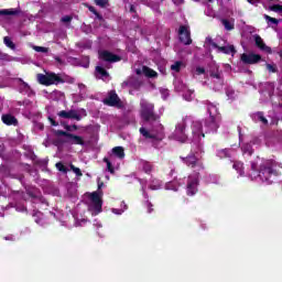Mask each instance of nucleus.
I'll return each mask as SVG.
<instances>
[{
    "instance_id": "obj_9",
    "label": "nucleus",
    "mask_w": 282,
    "mask_h": 282,
    "mask_svg": "<svg viewBox=\"0 0 282 282\" xmlns=\"http://www.w3.org/2000/svg\"><path fill=\"white\" fill-rule=\"evenodd\" d=\"M104 105H107L108 107H117V109H122V107H124V104H122V100H120L116 90L109 93L108 98L104 99Z\"/></svg>"
},
{
    "instance_id": "obj_5",
    "label": "nucleus",
    "mask_w": 282,
    "mask_h": 282,
    "mask_svg": "<svg viewBox=\"0 0 282 282\" xmlns=\"http://www.w3.org/2000/svg\"><path fill=\"white\" fill-rule=\"evenodd\" d=\"M55 135L67 138L66 142L68 144H78L79 147H85V139L72 132H67L65 130H57L55 131Z\"/></svg>"
},
{
    "instance_id": "obj_17",
    "label": "nucleus",
    "mask_w": 282,
    "mask_h": 282,
    "mask_svg": "<svg viewBox=\"0 0 282 282\" xmlns=\"http://www.w3.org/2000/svg\"><path fill=\"white\" fill-rule=\"evenodd\" d=\"M21 9H2L0 10V17H19Z\"/></svg>"
},
{
    "instance_id": "obj_10",
    "label": "nucleus",
    "mask_w": 282,
    "mask_h": 282,
    "mask_svg": "<svg viewBox=\"0 0 282 282\" xmlns=\"http://www.w3.org/2000/svg\"><path fill=\"white\" fill-rule=\"evenodd\" d=\"M240 61L243 65H257L261 63L262 57L257 53H242L240 55Z\"/></svg>"
},
{
    "instance_id": "obj_1",
    "label": "nucleus",
    "mask_w": 282,
    "mask_h": 282,
    "mask_svg": "<svg viewBox=\"0 0 282 282\" xmlns=\"http://www.w3.org/2000/svg\"><path fill=\"white\" fill-rule=\"evenodd\" d=\"M282 164L276 162L275 160H267L263 163L260 164L258 170V180L265 184L267 186H270L274 184V181L278 177H281Z\"/></svg>"
},
{
    "instance_id": "obj_46",
    "label": "nucleus",
    "mask_w": 282,
    "mask_h": 282,
    "mask_svg": "<svg viewBox=\"0 0 282 282\" xmlns=\"http://www.w3.org/2000/svg\"><path fill=\"white\" fill-rule=\"evenodd\" d=\"M251 6H257V3H259V0H247ZM270 2H273L274 0H267Z\"/></svg>"
},
{
    "instance_id": "obj_47",
    "label": "nucleus",
    "mask_w": 282,
    "mask_h": 282,
    "mask_svg": "<svg viewBox=\"0 0 282 282\" xmlns=\"http://www.w3.org/2000/svg\"><path fill=\"white\" fill-rule=\"evenodd\" d=\"M88 10H89V12H91V13L95 14V15L98 13V11L96 10V8L93 7V6H88Z\"/></svg>"
},
{
    "instance_id": "obj_18",
    "label": "nucleus",
    "mask_w": 282,
    "mask_h": 282,
    "mask_svg": "<svg viewBox=\"0 0 282 282\" xmlns=\"http://www.w3.org/2000/svg\"><path fill=\"white\" fill-rule=\"evenodd\" d=\"M139 133L145 138V140H158V134H153L151 132H149V130H147V128L141 127L139 129Z\"/></svg>"
},
{
    "instance_id": "obj_16",
    "label": "nucleus",
    "mask_w": 282,
    "mask_h": 282,
    "mask_svg": "<svg viewBox=\"0 0 282 282\" xmlns=\"http://www.w3.org/2000/svg\"><path fill=\"white\" fill-rule=\"evenodd\" d=\"M1 120L8 127H17L19 124V120L12 115H2Z\"/></svg>"
},
{
    "instance_id": "obj_21",
    "label": "nucleus",
    "mask_w": 282,
    "mask_h": 282,
    "mask_svg": "<svg viewBox=\"0 0 282 282\" xmlns=\"http://www.w3.org/2000/svg\"><path fill=\"white\" fill-rule=\"evenodd\" d=\"M112 155H115V158H118L119 160H124V148L122 147H115L111 150Z\"/></svg>"
},
{
    "instance_id": "obj_51",
    "label": "nucleus",
    "mask_w": 282,
    "mask_h": 282,
    "mask_svg": "<svg viewBox=\"0 0 282 282\" xmlns=\"http://www.w3.org/2000/svg\"><path fill=\"white\" fill-rule=\"evenodd\" d=\"M251 171L257 172V163L251 162Z\"/></svg>"
},
{
    "instance_id": "obj_2",
    "label": "nucleus",
    "mask_w": 282,
    "mask_h": 282,
    "mask_svg": "<svg viewBox=\"0 0 282 282\" xmlns=\"http://www.w3.org/2000/svg\"><path fill=\"white\" fill-rule=\"evenodd\" d=\"M207 107V112L209 113V118L205 120V127L207 131L210 133H217V129H219V109L217 106L209 100L205 101Z\"/></svg>"
},
{
    "instance_id": "obj_31",
    "label": "nucleus",
    "mask_w": 282,
    "mask_h": 282,
    "mask_svg": "<svg viewBox=\"0 0 282 282\" xmlns=\"http://www.w3.org/2000/svg\"><path fill=\"white\" fill-rule=\"evenodd\" d=\"M271 12H278L279 14L282 13V6L281 4H272L269 7Z\"/></svg>"
},
{
    "instance_id": "obj_26",
    "label": "nucleus",
    "mask_w": 282,
    "mask_h": 282,
    "mask_svg": "<svg viewBox=\"0 0 282 282\" xmlns=\"http://www.w3.org/2000/svg\"><path fill=\"white\" fill-rule=\"evenodd\" d=\"M217 156L220 158V160H224V158H230V150L228 149L218 150Z\"/></svg>"
},
{
    "instance_id": "obj_14",
    "label": "nucleus",
    "mask_w": 282,
    "mask_h": 282,
    "mask_svg": "<svg viewBox=\"0 0 282 282\" xmlns=\"http://www.w3.org/2000/svg\"><path fill=\"white\" fill-rule=\"evenodd\" d=\"M99 58L101 61H105L106 63H120L122 61V57L120 55H116L109 51H102L99 53Z\"/></svg>"
},
{
    "instance_id": "obj_58",
    "label": "nucleus",
    "mask_w": 282,
    "mask_h": 282,
    "mask_svg": "<svg viewBox=\"0 0 282 282\" xmlns=\"http://www.w3.org/2000/svg\"><path fill=\"white\" fill-rule=\"evenodd\" d=\"M209 1V3H213V0H208Z\"/></svg>"
},
{
    "instance_id": "obj_20",
    "label": "nucleus",
    "mask_w": 282,
    "mask_h": 282,
    "mask_svg": "<svg viewBox=\"0 0 282 282\" xmlns=\"http://www.w3.org/2000/svg\"><path fill=\"white\" fill-rule=\"evenodd\" d=\"M218 52H221L223 54H237V50L235 48V45L229 46H218L216 47Z\"/></svg>"
},
{
    "instance_id": "obj_49",
    "label": "nucleus",
    "mask_w": 282,
    "mask_h": 282,
    "mask_svg": "<svg viewBox=\"0 0 282 282\" xmlns=\"http://www.w3.org/2000/svg\"><path fill=\"white\" fill-rule=\"evenodd\" d=\"M95 17L98 21H105V18H102V14H100L99 12L95 13Z\"/></svg>"
},
{
    "instance_id": "obj_55",
    "label": "nucleus",
    "mask_w": 282,
    "mask_h": 282,
    "mask_svg": "<svg viewBox=\"0 0 282 282\" xmlns=\"http://www.w3.org/2000/svg\"><path fill=\"white\" fill-rule=\"evenodd\" d=\"M102 186H105V183H99V184H98V188H99V189L102 188Z\"/></svg>"
},
{
    "instance_id": "obj_35",
    "label": "nucleus",
    "mask_w": 282,
    "mask_h": 282,
    "mask_svg": "<svg viewBox=\"0 0 282 282\" xmlns=\"http://www.w3.org/2000/svg\"><path fill=\"white\" fill-rule=\"evenodd\" d=\"M265 67L268 72H270L271 74H276L278 72L276 64H267Z\"/></svg>"
},
{
    "instance_id": "obj_25",
    "label": "nucleus",
    "mask_w": 282,
    "mask_h": 282,
    "mask_svg": "<svg viewBox=\"0 0 282 282\" xmlns=\"http://www.w3.org/2000/svg\"><path fill=\"white\" fill-rule=\"evenodd\" d=\"M221 23H223L225 30H227V32L235 30V23L230 22V20L221 19Z\"/></svg>"
},
{
    "instance_id": "obj_22",
    "label": "nucleus",
    "mask_w": 282,
    "mask_h": 282,
    "mask_svg": "<svg viewBox=\"0 0 282 282\" xmlns=\"http://www.w3.org/2000/svg\"><path fill=\"white\" fill-rule=\"evenodd\" d=\"M143 74L144 76H147L148 78H158V72L153 70L151 67L149 66H143Z\"/></svg>"
},
{
    "instance_id": "obj_52",
    "label": "nucleus",
    "mask_w": 282,
    "mask_h": 282,
    "mask_svg": "<svg viewBox=\"0 0 282 282\" xmlns=\"http://www.w3.org/2000/svg\"><path fill=\"white\" fill-rule=\"evenodd\" d=\"M55 61H56V63H58L59 65H63V59L61 58V57H55Z\"/></svg>"
},
{
    "instance_id": "obj_37",
    "label": "nucleus",
    "mask_w": 282,
    "mask_h": 282,
    "mask_svg": "<svg viewBox=\"0 0 282 282\" xmlns=\"http://www.w3.org/2000/svg\"><path fill=\"white\" fill-rule=\"evenodd\" d=\"M265 21H268L269 23H273L274 25H279V20H276V18H272L268 14L264 15Z\"/></svg>"
},
{
    "instance_id": "obj_7",
    "label": "nucleus",
    "mask_w": 282,
    "mask_h": 282,
    "mask_svg": "<svg viewBox=\"0 0 282 282\" xmlns=\"http://www.w3.org/2000/svg\"><path fill=\"white\" fill-rule=\"evenodd\" d=\"M174 140H177V142H186L188 140V134H186V121L182 120L176 124V128L173 133Z\"/></svg>"
},
{
    "instance_id": "obj_45",
    "label": "nucleus",
    "mask_w": 282,
    "mask_h": 282,
    "mask_svg": "<svg viewBox=\"0 0 282 282\" xmlns=\"http://www.w3.org/2000/svg\"><path fill=\"white\" fill-rule=\"evenodd\" d=\"M196 72L198 75L206 74V69L204 67H196Z\"/></svg>"
},
{
    "instance_id": "obj_57",
    "label": "nucleus",
    "mask_w": 282,
    "mask_h": 282,
    "mask_svg": "<svg viewBox=\"0 0 282 282\" xmlns=\"http://www.w3.org/2000/svg\"><path fill=\"white\" fill-rule=\"evenodd\" d=\"M249 155H252V151L249 152Z\"/></svg>"
},
{
    "instance_id": "obj_12",
    "label": "nucleus",
    "mask_w": 282,
    "mask_h": 282,
    "mask_svg": "<svg viewBox=\"0 0 282 282\" xmlns=\"http://www.w3.org/2000/svg\"><path fill=\"white\" fill-rule=\"evenodd\" d=\"M178 39L181 43L184 45H191L193 43V40L191 39V31L188 30V26L181 25L178 29Z\"/></svg>"
},
{
    "instance_id": "obj_6",
    "label": "nucleus",
    "mask_w": 282,
    "mask_h": 282,
    "mask_svg": "<svg viewBox=\"0 0 282 282\" xmlns=\"http://www.w3.org/2000/svg\"><path fill=\"white\" fill-rule=\"evenodd\" d=\"M183 164H186L189 169H197V171H204V162L195 155L194 152H191L187 156H181Z\"/></svg>"
},
{
    "instance_id": "obj_4",
    "label": "nucleus",
    "mask_w": 282,
    "mask_h": 282,
    "mask_svg": "<svg viewBox=\"0 0 282 282\" xmlns=\"http://www.w3.org/2000/svg\"><path fill=\"white\" fill-rule=\"evenodd\" d=\"M141 118L144 122H155L158 115H155V106L149 102L141 104Z\"/></svg>"
},
{
    "instance_id": "obj_24",
    "label": "nucleus",
    "mask_w": 282,
    "mask_h": 282,
    "mask_svg": "<svg viewBox=\"0 0 282 282\" xmlns=\"http://www.w3.org/2000/svg\"><path fill=\"white\" fill-rule=\"evenodd\" d=\"M3 43L7 47H9V50H13V51L17 50V44H14V42L12 41V37L4 36Z\"/></svg>"
},
{
    "instance_id": "obj_27",
    "label": "nucleus",
    "mask_w": 282,
    "mask_h": 282,
    "mask_svg": "<svg viewBox=\"0 0 282 282\" xmlns=\"http://www.w3.org/2000/svg\"><path fill=\"white\" fill-rule=\"evenodd\" d=\"M232 169H235V171H237V173H239L240 175H243V163L236 161L232 164Z\"/></svg>"
},
{
    "instance_id": "obj_28",
    "label": "nucleus",
    "mask_w": 282,
    "mask_h": 282,
    "mask_svg": "<svg viewBox=\"0 0 282 282\" xmlns=\"http://www.w3.org/2000/svg\"><path fill=\"white\" fill-rule=\"evenodd\" d=\"M105 164H107V171L113 175L116 173V170L113 169V165L111 164V161L107 158H104Z\"/></svg>"
},
{
    "instance_id": "obj_8",
    "label": "nucleus",
    "mask_w": 282,
    "mask_h": 282,
    "mask_svg": "<svg viewBox=\"0 0 282 282\" xmlns=\"http://www.w3.org/2000/svg\"><path fill=\"white\" fill-rule=\"evenodd\" d=\"M96 215L102 213V192H93L89 195Z\"/></svg>"
},
{
    "instance_id": "obj_29",
    "label": "nucleus",
    "mask_w": 282,
    "mask_h": 282,
    "mask_svg": "<svg viewBox=\"0 0 282 282\" xmlns=\"http://www.w3.org/2000/svg\"><path fill=\"white\" fill-rule=\"evenodd\" d=\"M64 129L66 130V133H69L72 131H78V126L77 124H73V126H69V124H66V123H62Z\"/></svg>"
},
{
    "instance_id": "obj_33",
    "label": "nucleus",
    "mask_w": 282,
    "mask_h": 282,
    "mask_svg": "<svg viewBox=\"0 0 282 282\" xmlns=\"http://www.w3.org/2000/svg\"><path fill=\"white\" fill-rule=\"evenodd\" d=\"M55 166L58 171H61V173H67L68 171L67 166H65V164H63L62 162H57Z\"/></svg>"
},
{
    "instance_id": "obj_32",
    "label": "nucleus",
    "mask_w": 282,
    "mask_h": 282,
    "mask_svg": "<svg viewBox=\"0 0 282 282\" xmlns=\"http://www.w3.org/2000/svg\"><path fill=\"white\" fill-rule=\"evenodd\" d=\"M143 171L148 175H151V172L153 171V165H151V163L149 162L143 163Z\"/></svg>"
},
{
    "instance_id": "obj_42",
    "label": "nucleus",
    "mask_w": 282,
    "mask_h": 282,
    "mask_svg": "<svg viewBox=\"0 0 282 282\" xmlns=\"http://www.w3.org/2000/svg\"><path fill=\"white\" fill-rule=\"evenodd\" d=\"M212 78H216L217 80H221V73L219 72H212L210 73Z\"/></svg>"
},
{
    "instance_id": "obj_38",
    "label": "nucleus",
    "mask_w": 282,
    "mask_h": 282,
    "mask_svg": "<svg viewBox=\"0 0 282 282\" xmlns=\"http://www.w3.org/2000/svg\"><path fill=\"white\" fill-rule=\"evenodd\" d=\"M70 169L73 170L75 175H77V177H83V172L78 167L74 166V164H70Z\"/></svg>"
},
{
    "instance_id": "obj_15",
    "label": "nucleus",
    "mask_w": 282,
    "mask_h": 282,
    "mask_svg": "<svg viewBox=\"0 0 282 282\" xmlns=\"http://www.w3.org/2000/svg\"><path fill=\"white\" fill-rule=\"evenodd\" d=\"M253 41L258 50H261V52H265L267 54H272V47L265 45V42H263V39L261 37V35L259 34L253 35Z\"/></svg>"
},
{
    "instance_id": "obj_50",
    "label": "nucleus",
    "mask_w": 282,
    "mask_h": 282,
    "mask_svg": "<svg viewBox=\"0 0 282 282\" xmlns=\"http://www.w3.org/2000/svg\"><path fill=\"white\" fill-rule=\"evenodd\" d=\"M130 12H131L132 14H138V11H135V6L130 4Z\"/></svg>"
},
{
    "instance_id": "obj_3",
    "label": "nucleus",
    "mask_w": 282,
    "mask_h": 282,
    "mask_svg": "<svg viewBox=\"0 0 282 282\" xmlns=\"http://www.w3.org/2000/svg\"><path fill=\"white\" fill-rule=\"evenodd\" d=\"M36 80L40 85H44V87H52V85L65 84V79H63V77L52 72H48L46 74L39 73L36 75Z\"/></svg>"
},
{
    "instance_id": "obj_41",
    "label": "nucleus",
    "mask_w": 282,
    "mask_h": 282,
    "mask_svg": "<svg viewBox=\"0 0 282 282\" xmlns=\"http://www.w3.org/2000/svg\"><path fill=\"white\" fill-rule=\"evenodd\" d=\"M74 17L72 15H65L61 19L62 23H72Z\"/></svg>"
},
{
    "instance_id": "obj_53",
    "label": "nucleus",
    "mask_w": 282,
    "mask_h": 282,
    "mask_svg": "<svg viewBox=\"0 0 282 282\" xmlns=\"http://www.w3.org/2000/svg\"><path fill=\"white\" fill-rule=\"evenodd\" d=\"M6 56H8V54L1 53V54H0V59H1V61H4V59H6Z\"/></svg>"
},
{
    "instance_id": "obj_13",
    "label": "nucleus",
    "mask_w": 282,
    "mask_h": 282,
    "mask_svg": "<svg viewBox=\"0 0 282 282\" xmlns=\"http://www.w3.org/2000/svg\"><path fill=\"white\" fill-rule=\"evenodd\" d=\"M199 186V177L195 176L192 177L189 176L187 178V186H186V191H187V195H197V187Z\"/></svg>"
},
{
    "instance_id": "obj_56",
    "label": "nucleus",
    "mask_w": 282,
    "mask_h": 282,
    "mask_svg": "<svg viewBox=\"0 0 282 282\" xmlns=\"http://www.w3.org/2000/svg\"><path fill=\"white\" fill-rule=\"evenodd\" d=\"M238 131H239V133L241 134V127H238Z\"/></svg>"
},
{
    "instance_id": "obj_19",
    "label": "nucleus",
    "mask_w": 282,
    "mask_h": 282,
    "mask_svg": "<svg viewBox=\"0 0 282 282\" xmlns=\"http://www.w3.org/2000/svg\"><path fill=\"white\" fill-rule=\"evenodd\" d=\"M192 133H194V135H197V138H206V134L204 133V131H202V123L199 122H195L193 124Z\"/></svg>"
},
{
    "instance_id": "obj_34",
    "label": "nucleus",
    "mask_w": 282,
    "mask_h": 282,
    "mask_svg": "<svg viewBox=\"0 0 282 282\" xmlns=\"http://www.w3.org/2000/svg\"><path fill=\"white\" fill-rule=\"evenodd\" d=\"M95 3L99 8H107V6H109V0H95Z\"/></svg>"
},
{
    "instance_id": "obj_39",
    "label": "nucleus",
    "mask_w": 282,
    "mask_h": 282,
    "mask_svg": "<svg viewBox=\"0 0 282 282\" xmlns=\"http://www.w3.org/2000/svg\"><path fill=\"white\" fill-rule=\"evenodd\" d=\"M206 43H209V45H212V47H214L215 50H217V47H219V45L217 43H215V41H213V37H210V36L206 37Z\"/></svg>"
},
{
    "instance_id": "obj_36",
    "label": "nucleus",
    "mask_w": 282,
    "mask_h": 282,
    "mask_svg": "<svg viewBox=\"0 0 282 282\" xmlns=\"http://www.w3.org/2000/svg\"><path fill=\"white\" fill-rule=\"evenodd\" d=\"M256 116L258 117V120L260 122H262V124H268V120L265 119V117L263 116V112L259 111L256 113Z\"/></svg>"
},
{
    "instance_id": "obj_48",
    "label": "nucleus",
    "mask_w": 282,
    "mask_h": 282,
    "mask_svg": "<svg viewBox=\"0 0 282 282\" xmlns=\"http://www.w3.org/2000/svg\"><path fill=\"white\" fill-rule=\"evenodd\" d=\"M66 83H68L69 85H74V83H76V78H74V77H68V78L66 79Z\"/></svg>"
},
{
    "instance_id": "obj_44",
    "label": "nucleus",
    "mask_w": 282,
    "mask_h": 282,
    "mask_svg": "<svg viewBox=\"0 0 282 282\" xmlns=\"http://www.w3.org/2000/svg\"><path fill=\"white\" fill-rule=\"evenodd\" d=\"M47 119H48V121L51 122V126H52V127H58V122H57L56 120H54V118L48 117Z\"/></svg>"
},
{
    "instance_id": "obj_43",
    "label": "nucleus",
    "mask_w": 282,
    "mask_h": 282,
    "mask_svg": "<svg viewBox=\"0 0 282 282\" xmlns=\"http://www.w3.org/2000/svg\"><path fill=\"white\" fill-rule=\"evenodd\" d=\"M147 208H148V213H153V203L147 200Z\"/></svg>"
},
{
    "instance_id": "obj_40",
    "label": "nucleus",
    "mask_w": 282,
    "mask_h": 282,
    "mask_svg": "<svg viewBox=\"0 0 282 282\" xmlns=\"http://www.w3.org/2000/svg\"><path fill=\"white\" fill-rule=\"evenodd\" d=\"M35 52H42V54H47L48 48L45 46H34Z\"/></svg>"
},
{
    "instance_id": "obj_23",
    "label": "nucleus",
    "mask_w": 282,
    "mask_h": 282,
    "mask_svg": "<svg viewBox=\"0 0 282 282\" xmlns=\"http://www.w3.org/2000/svg\"><path fill=\"white\" fill-rule=\"evenodd\" d=\"M95 72L100 76V78H109V72H107L102 66H96Z\"/></svg>"
},
{
    "instance_id": "obj_54",
    "label": "nucleus",
    "mask_w": 282,
    "mask_h": 282,
    "mask_svg": "<svg viewBox=\"0 0 282 282\" xmlns=\"http://www.w3.org/2000/svg\"><path fill=\"white\" fill-rule=\"evenodd\" d=\"M149 188H150L151 191H158V186H155V185H150Z\"/></svg>"
},
{
    "instance_id": "obj_11",
    "label": "nucleus",
    "mask_w": 282,
    "mask_h": 282,
    "mask_svg": "<svg viewBox=\"0 0 282 282\" xmlns=\"http://www.w3.org/2000/svg\"><path fill=\"white\" fill-rule=\"evenodd\" d=\"M58 118H64L65 120H77V122H80L83 120V117L78 113V110L70 109V110H61L57 112Z\"/></svg>"
},
{
    "instance_id": "obj_30",
    "label": "nucleus",
    "mask_w": 282,
    "mask_h": 282,
    "mask_svg": "<svg viewBox=\"0 0 282 282\" xmlns=\"http://www.w3.org/2000/svg\"><path fill=\"white\" fill-rule=\"evenodd\" d=\"M172 72L180 73L182 69V62L177 61L174 64L171 65Z\"/></svg>"
}]
</instances>
